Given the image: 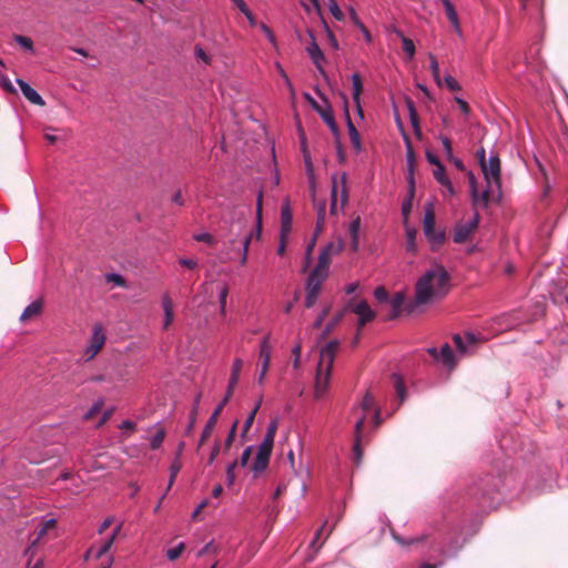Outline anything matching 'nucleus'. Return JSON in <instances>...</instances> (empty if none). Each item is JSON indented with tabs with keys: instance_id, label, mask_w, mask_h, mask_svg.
Here are the masks:
<instances>
[{
	"instance_id": "obj_36",
	"label": "nucleus",
	"mask_w": 568,
	"mask_h": 568,
	"mask_svg": "<svg viewBox=\"0 0 568 568\" xmlns=\"http://www.w3.org/2000/svg\"><path fill=\"white\" fill-rule=\"evenodd\" d=\"M181 468H182L181 460H179V458H173V460L170 465V479L168 483L166 491H169L171 489V487L173 486L175 478H176L178 474L180 473Z\"/></svg>"
},
{
	"instance_id": "obj_25",
	"label": "nucleus",
	"mask_w": 568,
	"mask_h": 568,
	"mask_svg": "<svg viewBox=\"0 0 568 568\" xmlns=\"http://www.w3.org/2000/svg\"><path fill=\"white\" fill-rule=\"evenodd\" d=\"M361 217L356 216L349 224L351 247L354 252L359 247Z\"/></svg>"
},
{
	"instance_id": "obj_23",
	"label": "nucleus",
	"mask_w": 568,
	"mask_h": 568,
	"mask_svg": "<svg viewBox=\"0 0 568 568\" xmlns=\"http://www.w3.org/2000/svg\"><path fill=\"white\" fill-rule=\"evenodd\" d=\"M42 307H43V304H42L41 300L33 301L23 310V312L20 316V321L22 323H26L30 320L36 318L37 316H39L41 314Z\"/></svg>"
},
{
	"instance_id": "obj_11",
	"label": "nucleus",
	"mask_w": 568,
	"mask_h": 568,
	"mask_svg": "<svg viewBox=\"0 0 568 568\" xmlns=\"http://www.w3.org/2000/svg\"><path fill=\"white\" fill-rule=\"evenodd\" d=\"M369 413L373 414L375 424L378 425L381 423V412L375 406L374 398L372 397V395L369 393H366L362 399V403L358 406L353 407L351 415L352 417L355 418L356 422L361 416H364L366 418L367 414Z\"/></svg>"
},
{
	"instance_id": "obj_62",
	"label": "nucleus",
	"mask_w": 568,
	"mask_h": 568,
	"mask_svg": "<svg viewBox=\"0 0 568 568\" xmlns=\"http://www.w3.org/2000/svg\"><path fill=\"white\" fill-rule=\"evenodd\" d=\"M1 85L2 88L7 91V92H10V93H14L16 92V89L11 82V80L8 78V77H2L1 78Z\"/></svg>"
},
{
	"instance_id": "obj_10",
	"label": "nucleus",
	"mask_w": 568,
	"mask_h": 568,
	"mask_svg": "<svg viewBox=\"0 0 568 568\" xmlns=\"http://www.w3.org/2000/svg\"><path fill=\"white\" fill-rule=\"evenodd\" d=\"M478 224V213H475L473 217L466 222H458L454 227L453 241L457 244L467 242L477 230Z\"/></svg>"
},
{
	"instance_id": "obj_59",
	"label": "nucleus",
	"mask_w": 568,
	"mask_h": 568,
	"mask_svg": "<svg viewBox=\"0 0 568 568\" xmlns=\"http://www.w3.org/2000/svg\"><path fill=\"white\" fill-rule=\"evenodd\" d=\"M236 427H237V420L234 422V424L232 425L229 434H227V437L225 439V448H230V446L232 445L234 438H235V434H236Z\"/></svg>"
},
{
	"instance_id": "obj_7",
	"label": "nucleus",
	"mask_w": 568,
	"mask_h": 568,
	"mask_svg": "<svg viewBox=\"0 0 568 568\" xmlns=\"http://www.w3.org/2000/svg\"><path fill=\"white\" fill-rule=\"evenodd\" d=\"M480 168L487 183V190L480 195V201L484 205H487L489 193L500 189V160L498 155H490L488 161L480 165Z\"/></svg>"
},
{
	"instance_id": "obj_44",
	"label": "nucleus",
	"mask_w": 568,
	"mask_h": 568,
	"mask_svg": "<svg viewBox=\"0 0 568 568\" xmlns=\"http://www.w3.org/2000/svg\"><path fill=\"white\" fill-rule=\"evenodd\" d=\"M328 10L331 12V14L338 21L343 20L344 19V13L342 12V10L339 9L337 2L335 0H329L328 1Z\"/></svg>"
},
{
	"instance_id": "obj_16",
	"label": "nucleus",
	"mask_w": 568,
	"mask_h": 568,
	"mask_svg": "<svg viewBox=\"0 0 568 568\" xmlns=\"http://www.w3.org/2000/svg\"><path fill=\"white\" fill-rule=\"evenodd\" d=\"M227 403V398H223V400L217 405V407L214 409V412L211 414L210 418L207 419L204 428H203V432L201 434V437H200V440H199V444H197V449L210 438V436L212 435L215 426H216V423H217V418L221 414V412L223 410L224 406L226 405Z\"/></svg>"
},
{
	"instance_id": "obj_45",
	"label": "nucleus",
	"mask_w": 568,
	"mask_h": 568,
	"mask_svg": "<svg viewBox=\"0 0 568 568\" xmlns=\"http://www.w3.org/2000/svg\"><path fill=\"white\" fill-rule=\"evenodd\" d=\"M429 60H430V70H432L433 78L436 81V83L438 85H440L442 81L439 78V64L433 54L429 55Z\"/></svg>"
},
{
	"instance_id": "obj_43",
	"label": "nucleus",
	"mask_w": 568,
	"mask_h": 568,
	"mask_svg": "<svg viewBox=\"0 0 568 568\" xmlns=\"http://www.w3.org/2000/svg\"><path fill=\"white\" fill-rule=\"evenodd\" d=\"M262 202H263V191L261 190L257 194L256 200V220H257V236L261 232V223H262Z\"/></svg>"
},
{
	"instance_id": "obj_15",
	"label": "nucleus",
	"mask_w": 568,
	"mask_h": 568,
	"mask_svg": "<svg viewBox=\"0 0 568 568\" xmlns=\"http://www.w3.org/2000/svg\"><path fill=\"white\" fill-rule=\"evenodd\" d=\"M308 37L311 38L310 44L306 47V52L308 53L312 62L315 64L316 69L322 75H325L324 63L325 55L322 52L321 48L315 41L314 34L312 31H308Z\"/></svg>"
},
{
	"instance_id": "obj_39",
	"label": "nucleus",
	"mask_w": 568,
	"mask_h": 568,
	"mask_svg": "<svg viewBox=\"0 0 568 568\" xmlns=\"http://www.w3.org/2000/svg\"><path fill=\"white\" fill-rule=\"evenodd\" d=\"M393 538L396 540L397 544H399L402 546H412V545L425 541L426 535H420L418 537L410 538V539H404L403 537L393 534Z\"/></svg>"
},
{
	"instance_id": "obj_6",
	"label": "nucleus",
	"mask_w": 568,
	"mask_h": 568,
	"mask_svg": "<svg viewBox=\"0 0 568 568\" xmlns=\"http://www.w3.org/2000/svg\"><path fill=\"white\" fill-rule=\"evenodd\" d=\"M252 233L235 235L225 245L219 254V260L222 263L231 262L235 258V254L241 253V265H245L247 262L248 246L252 240Z\"/></svg>"
},
{
	"instance_id": "obj_22",
	"label": "nucleus",
	"mask_w": 568,
	"mask_h": 568,
	"mask_svg": "<svg viewBox=\"0 0 568 568\" xmlns=\"http://www.w3.org/2000/svg\"><path fill=\"white\" fill-rule=\"evenodd\" d=\"M161 304L164 312L163 329H168L173 322V302L168 293L162 295Z\"/></svg>"
},
{
	"instance_id": "obj_18",
	"label": "nucleus",
	"mask_w": 568,
	"mask_h": 568,
	"mask_svg": "<svg viewBox=\"0 0 568 568\" xmlns=\"http://www.w3.org/2000/svg\"><path fill=\"white\" fill-rule=\"evenodd\" d=\"M353 312L358 316V326L362 327L366 323L375 318V312L372 311L365 301H361L353 307Z\"/></svg>"
},
{
	"instance_id": "obj_33",
	"label": "nucleus",
	"mask_w": 568,
	"mask_h": 568,
	"mask_svg": "<svg viewBox=\"0 0 568 568\" xmlns=\"http://www.w3.org/2000/svg\"><path fill=\"white\" fill-rule=\"evenodd\" d=\"M227 295H229V284L222 283L219 287V304H220V313L222 315L226 314Z\"/></svg>"
},
{
	"instance_id": "obj_52",
	"label": "nucleus",
	"mask_w": 568,
	"mask_h": 568,
	"mask_svg": "<svg viewBox=\"0 0 568 568\" xmlns=\"http://www.w3.org/2000/svg\"><path fill=\"white\" fill-rule=\"evenodd\" d=\"M199 403H200V396H197L195 398L194 407H193V409H192V412L190 414V424L187 426V433H190L193 429V427H194V424H195V420H196V415H197V405H199Z\"/></svg>"
},
{
	"instance_id": "obj_29",
	"label": "nucleus",
	"mask_w": 568,
	"mask_h": 568,
	"mask_svg": "<svg viewBox=\"0 0 568 568\" xmlns=\"http://www.w3.org/2000/svg\"><path fill=\"white\" fill-rule=\"evenodd\" d=\"M435 227V212L434 205L429 203L425 209L423 230L424 234H428Z\"/></svg>"
},
{
	"instance_id": "obj_9",
	"label": "nucleus",
	"mask_w": 568,
	"mask_h": 568,
	"mask_svg": "<svg viewBox=\"0 0 568 568\" xmlns=\"http://www.w3.org/2000/svg\"><path fill=\"white\" fill-rule=\"evenodd\" d=\"M272 351L271 335L266 334L260 342L258 357L261 361V369L256 378L258 385H263L265 382L271 365Z\"/></svg>"
},
{
	"instance_id": "obj_4",
	"label": "nucleus",
	"mask_w": 568,
	"mask_h": 568,
	"mask_svg": "<svg viewBox=\"0 0 568 568\" xmlns=\"http://www.w3.org/2000/svg\"><path fill=\"white\" fill-rule=\"evenodd\" d=\"M277 427V419L271 420L262 443L256 446V454L251 465V471H253L255 476L263 473L268 466Z\"/></svg>"
},
{
	"instance_id": "obj_63",
	"label": "nucleus",
	"mask_w": 568,
	"mask_h": 568,
	"mask_svg": "<svg viewBox=\"0 0 568 568\" xmlns=\"http://www.w3.org/2000/svg\"><path fill=\"white\" fill-rule=\"evenodd\" d=\"M255 415L254 412H251L248 414V416L246 417L245 422H244V427H243V435H245L250 428L252 427L253 423H254V418H255Z\"/></svg>"
},
{
	"instance_id": "obj_3",
	"label": "nucleus",
	"mask_w": 568,
	"mask_h": 568,
	"mask_svg": "<svg viewBox=\"0 0 568 568\" xmlns=\"http://www.w3.org/2000/svg\"><path fill=\"white\" fill-rule=\"evenodd\" d=\"M337 346L338 343L332 341L320 351V359L313 385V396L315 400H324L328 397L332 367Z\"/></svg>"
},
{
	"instance_id": "obj_41",
	"label": "nucleus",
	"mask_w": 568,
	"mask_h": 568,
	"mask_svg": "<svg viewBox=\"0 0 568 568\" xmlns=\"http://www.w3.org/2000/svg\"><path fill=\"white\" fill-rule=\"evenodd\" d=\"M393 378H394V386H395L397 396L400 400H404L405 396H406L405 384H404L403 379L400 378V376H398V375H394Z\"/></svg>"
},
{
	"instance_id": "obj_55",
	"label": "nucleus",
	"mask_w": 568,
	"mask_h": 568,
	"mask_svg": "<svg viewBox=\"0 0 568 568\" xmlns=\"http://www.w3.org/2000/svg\"><path fill=\"white\" fill-rule=\"evenodd\" d=\"M374 296L378 302H387L388 301V293L383 286H378L374 291Z\"/></svg>"
},
{
	"instance_id": "obj_64",
	"label": "nucleus",
	"mask_w": 568,
	"mask_h": 568,
	"mask_svg": "<svg viewBox=\"0 0 568 568\" xmlns=\"http://www.w3.org/2000/svg\"><path fill=\"white\" fill-rule=\"evenodd\" d=\"M179 263L189 268H195L197 266V261L194 258L182 257L179 260Z\"/></svg>"
},
{
	"instance_id": "obj_30",
	"label": "nucleus",
	"mask_w": 568,
	"mask_h": 568,
	"mask_svg": "<svg viewBox=\"0 0 568 568\" xmlns=\"http://www.w3.org/2000/svg\"><path fill=\"white\" fill-rule=\"evenodd\" d=\"M405 302V296L403 293H396L389 301L392 313L388 316L389 320H393L398 316L400 313L402 306Z\"/></svg>"
},
{
	"instance_id": "obj_20",
	"label": "nucleus",
	"mask_w": 568,
	"mask_h": 568,
	"mask_svg": "<svg viewBox=\"0 0 568 568\" xmlns=\"http://www.w3.org/2000/svg\"><path fill=\"white\" fill-rule=\"evenodd\" d=\"M17 83L20 87L24 98L30 101L31 103L36 105L43 106L45 104L42 97L33 89L31 88L26 81L22 79H17Z\"/></svg>"
},
{
	"instance_id": "obj_42",
	"label": "nucleus",
	"mask_w": 568,
	"mask_h": 568,
	"mask_svg": "<svg viewBox=\"0 0 568 568\" xmlns=\"http://www.w3.org/2000/svg\"><path fill=\"white\" fill-rule=\"evenodd\" d=\"M407 105H408L412 125L414 126L415 133L419 134L418 118H417L415 106L410 100L407 101Z\"/></svg>"
},
{
	"instance_id": "obj_34",
	"label": "nucleus",
	"mask_w": 568,
	"mask_h": 568,
	"mask_svg": "<svg viewBox=\"0 0 568 568\" xmlns=\"http://www.w3.org/2000/svg\"><path fill=\"white\" fill-rule=\"evenodd\" d=\"M316 212H317V221H316V227H315V235L320 234L324 229L325 215H326V206H325L324 202L316 204Z\"/></svg>"
},
{
	"instance_id": "obj_50",
	"label": "nucleus",
	"mask_w": 568,
	"mask_h": 568,
	"mask_svg": "<svg viewBox=\"0 0 568 568\" xmlns=\"http://www.w3.org/2000/svg\"><path fill=\"white\" fill-rule=\"evenodd\" d=\"M220 450H221V442L220 440H215L213 446H212V449H211V453L209 455V458H207V464L209 465H212L215 462L217 455L220 454Z\"/></svg>"
},
{
	"instance_id": "obj_26",
	"label": "nucleus",
	"mask_w": 568,
	"mask_h": 568,
	"mask_svg": "<svg viewBox=\"0 0 568 568\" xmlns=\"http://www.w3.org/2000/svg\"><path fill=\"white\" fill-rule=\"evenodd\" d=\"M427 241L430 244V248L436 251L442 244L445 242L446 234L444 230H436L435 227L428 233L425 234Z\"/></svg>"
},
{
	"instance_id": "obj_19",
	"label": "nucleus",
	"mask_w": 568,
	"mask_h": 568,
	"mask_svg": "<svg viewBox=\"0 0 568 568\" xmlns=\"http://www.w3.org/2000/svg\"><path fill=\"white\" fill-rule=\"evenodd\" d=\"M365 422V417L361 416L356 423H355V438H354V445H353V454H354V460L356 464H359L363 457V450L361 447V440H362V430L363 425Z\"/></svg>"
},
{
	"instance_id": "obj_61",
	"label": "nucleus",
	"mask_w": 568,
	"mask_h": 568,
	"mask_svg": "<svg viewBox=\"0 0 568 568\" xmlns=\"http://www.w3.org/2000/svg\"><path fill=\"white\" fill-rule=\"evenodd\" d=\"M447 18L449 19L450 23L453 24L455 31L458 34H460L462 33V29H460V26H459L457 12L455 11L454 13L448 14Z\"/></svg>"
},
{
	"instance_id": "obj_48",
	"label": "nucleus",
	"mask_w": 568,
	"mask_h": 568,
	"mask_svg": "<svg viewBox=\"0 0 568 568\" xmlns=\"http://www.w3.org/2000/svg\"><path fill=\"white\" fill-rule=\"evenodd\" d=\"M444 82L446 84V87L450 90V91H460L462 90V87L460 84L458 83V81L452 77V75H446L444 78Z\"/></svg>"
},
{
	"instance_id": "obj_31",
	"label": "nucleus",
	"mask_w": 568,
	"mask_h": 568,
	"mask_svg": "<svg viewBox=\"0 0 568 568\" xmlns=\"http://www.w3.org/2000/svg\"><path fill=\"white\" fill-rule=\"evenodd\" d=\"M417 231L414 227L406 226V251L413 255L417 253L416 244Z\"/></svg>"
},
{
	"instance_id": "obj_8",
	"label": "nucleus",
	"mask_w": 568,
	"mask_h": 568,
	"mask_svg": "<svg viewBox=\"0 0 568 568\" xmlns=\"http://www.w3.org/2000/svg\"><path fill=\"white\" fill-rule=\"evenodd\" d=\"M348 201L347 174L342 172L339 175H332L331 191V213L338 214L344 211Z\"/></svg>"
},
{
	"instance_id": "obj_17",
	"label": "nucleus",
	"mask_w": 568,
	"mask_h": 568,
	"mask_svg": "<svg viewBox=\"0 0 568 568\" xmlns=\"http://www.w3.org/2000/svg\"><path fill=\"white\" fill-rule=\"evenodd\" d=\"M306 100L312 104L313 109L321 115L323 121L329 126L333 132L337 131L331 106L326 104L325 108L320 106L316 101L308 94H305Z\"/></svg>"
},
{
	"instance_id": "obj_21",
	"label": "nucleus",
	"mask_w": 568,
	"mask_h": 568,
	"mask_svg": "<svg viewBox=\"0 0 568 568\" xmlns=\"http://www.w3.org/2000/svg\"><path fill=\"white\" fill-rule=\"evenodd\" d=\"M352 95L354 103L356 105L357 113L361 118H363V110L361 108V94L363 92V82L359 74L357 73H354L352 75Z\"/></svg>"
},
{
	"instance_id": "obj_49",
	"label": "nucleus",
	"mask_w": 568,
	"mask_h": 568,
	"mask_svg": "<svg viewBox=\"0 0 568 568\" xmlns=\"http://www.w3.org/2000/svg\"><path fill=\"white\" fill-rule=\"evenodd\" d=\"M14 40H16L17 43H19L26 50L32 51L33 43H32V40L30 38L24 37V36H16Z\"/></svg>"
},
{
	"instance_id": "obj_47",
	"label": "nucleus",
	"mask_w": 568,
	"mask_h": 568,
	"mask_svg": "<svg viewBox=\"0 0 568 568\" xmlns=\"http://www.w3.org/2000/svg\"><path fill=\"white\" fill-rule=\"evenodd\" d=\"M233 2L239 8V10L241 12H243L246 16V18L250 20V22L253 24L254 23V19H253L252 12L250 11V9L246 6V3L243 0H233Z\"/></svg>"
},
{
	"instance_id": "obj_1",
	"label": "nucleus",
	"mask_w": 568,
	"mask_h": 568,
	"mask_svg": "<svg viewBox=\"0 0 568 568\" xmlns=\"http://www.w3.org/2000/svg\"><path fill=\"white\" fill-rule=\"evenodd\" d=\"M450 275L440 264L424 272L415 284L414 304L432 305L443 300L450 291Z\"/></svg>"
},
{
	"instance_id": "obj_58",
	"label": "nucleus",
	"mask_w": 568,
	"mask_h": 568,
	"mask_svg": "<svg viewBox=\"0 0 568 568\" xmlns=\"http://www.w3.org/2000/svg\"><path fill=\"white\" fill-rule=\"evenodd\" d=\"M237 382H239V377L230 376L229 385H227V390H226V394L224 396V398H227V402L230 400V398H231V396L233 394L234 387L236 386Z\"/></svg>"
},
{
	"instance_id": "obj_46",
	"label": "nucleus",
	"mask_w": 568,
	"mask_h": 568,
	"mask_svg": "<svg viewBox=\"0 0 568 568\" xmlns=\"http://www.w3.org/2000/svg\"><path fill=\"white\" fill-rule=\"evenodd\" d=\"M253 452H255V453H256V447H254V446H252V445H251V446H247V447L243 450L242 456H241V460H240V463H241V466H242V467H246V466H248V460H250L251 454H252ZM252 464H253V462L250 464V467H251V465H252Z\"/></svg>"
},
{
	"instance_id": "obj_28",
	"label": "nucleus",
	"mask_w": 568,
	"mask_h": 568,
	"mask_svg": "<svg viewBox=\"0 0 568 568\" xmlns=\"http://www.w3.org/2000/svg\"><path fill=\"white\" fill-rule=\"evenodd\" d=\"M345 110H347V104H345ZM346 118H347V129H348V134H349L352 145L354 146V149L357 152H359L362 149L359 133L357 132L355 125L351 121L348 111H346Z\"/></svg>"
},
{
	"instance_id": "obj_2",
	"label": "nucleus",
	"mask_w": 568,
	"mask_h": 568,
	"mask_svg": "<svg viewBox=\"0 0 568 568\" xmlns=\"http://www.w3.org/2000/svg\"><path fill=\"white\" fill-rule=\"evenodd\" d=\"M344 250V241L342 237L329 242L320 253L315 267L310 272L305 288V306L313 307L322 292V286L329 273L332 258Z\"/></svg>"
},
{
	"instance_id": "obj_32",
	"label": "nucleus",
	"mask_w": 568,
	"mask_h": 568,
	"mask_svg": "<svg viewBox=\"0 0 568 568\" xmlns=\"http://www.w3.org/2000/svg\"><path fill=\"white\" fill-rule=\"evenodd\" d=\"M165 435H166L165 429L158 424L155 434L150 438L151 449H153V450L159 449L163 444Z\"/></svg>"
},
{
	"instance_id": "obj_56",
	"label": "nucleus",
	"mask_w": 568,
	"mask_h": 568,
	"mask_svg": "<svg viewBox=\"0 0 568 568\" xmlns=\"http://www.w3.org/2000/svg\"><path fill=\"white\" fill-rule=\"evenodd\" d=\"M439 140L443 143L447 159H453V150H452L450 140L445 135H439Z\"/></svg>"
},
{
	"instance_id": "obj_60",
	"label": "nucleus",
	"mask_w": 568,
	"mask_h": 568,
	"mask_svg": "<svg viewBox=\"0 0 568 568\" xmlns=\"http://www.w3.org/2000/svg\"><path fill=\"white\" fill-rule=\"evenodd\" d=\"M455 101L458 104V106H459L460 111L463 112V114L468 115L470 113V108H469L468 103L465 100H463L459 97H455Z\"/></svg>"
},
{
	"instance_id": "obj_5",
	"label": "nucleus",
	"mask_w": 568,
	"mask_h": 568,
	"mask_svg": "<svg viewBox=\"0 0 568 568\" xmlns=\"http://www.w3.org/2000/svg\"><path fill=\"white\" fill-rule=\"evenodd\" d=\"M122 528V524L116 525L112 532L108 535L100 544L90 547L85 554L87 560L97 561L98 568H111L113 565V556L110 549Z\"/></svg>"
},
{
	"instance_id": "obj_27",
	"label": "nucleus",
	"mask_w": 568,
	"mask_h": 568,
	"mask_svg": "<svg viewBox=\"0 0 568 568\" xmlns=\"http://www.w3.org/2000/svg\"><path fill=\"white\" fill-rule=\"evenodd\" d=\"M281 217H282L281 233H283V236H287L291 231V225H292V213H291L288 203L283 204Z\"/></svg>"
},
{
	"instance_id": "obj_38",
	"label": "nucleus",
	"mask_w": 568,
	"mask_h": 568,
	"mask_svg": "<svg viewBox=\"0 0 568 568\" xmlns=\"http://www.w3.org/2000/svg\"><path fill=\"white\" fill-rule=\"evenodd\" d=\"M55 527V520L54 519H48L45 520L41 528L37 531V536L34 540L32 541V546H34L37 542L41 540V538L49 531L53 530Z\"/></svg>"
},
{
	"instance_id": "obj_13",
	"label": "nucleus",
	"mask_w": 568,
	"mask_h": 568,
	"mask_svg": "<svg viewBox=\"0 0 568 568\" xmlns=\"http://www.w3.org/2000/svg\"><path fill=\"white\" fill-rule=\"evenodd\" d=\"M427 352L436 362L440 363L447 369L452 371L456 367L457 358L449 344H444L439 351L435 347H430Z\"/></svg>"
},
{
	"instance_id": "obj_57",
	"label": "nucleus",
	"mask_w": 568,
	"mask_h": 568,
	"mask_svg": "<svg viewBox=\"0 0 568 568\" xmlns=\"http://www.w3.org/2000/svg\"><path fill=\"white\" fill-rule=\"evenodd\" d=\"M106 281L114 283L116 286H124L125 285L124 278L120 274H116V273L108 274L106 275Z\"/></svg>"
},
{
	"instance_id": "obj_53",
	"label": "nucleus",
	"mask_w": 568,
	"mask_h": 568,
	"mask_svg": "<svg viewBox=\"0 0 568 568\" xmlns=\"http://www.w3.org/2000/svg\"><path fill=\"white\" fill-rule=\"evenodd\" d=\"M243 368V361L241 358H235L231 368V376H235L240 378L241 372Z\"/></svg>"
},
{
	"instance_id": "obj_12",
	"label": "nucleus",
	"mask_w": 568,
	"mask_h": 568,
	"mask_svg": "<svg viewBox=\"0 0 568 568\" xmlns=\"http://www.w3.org/2000/svg\"><path fill=\"white\" fill-rule=\"evenodd\" d=\"M453 342L457 348L458 356L463 357L475 353L479 338L474 333H466L464 336L456 334L453 337Z\"/></svg>"
},
{
	"instance_id": "obj_24",
	"label": "nucleus",
	"mask_w": 568,
	"mask_h": 568,
	"mask_svg": "<svg viewBox=\"0 0 568 568\" xmlns=\"http://www.w3.org/2000/svg\"><path fill=\"white\" fill-rule=\"evenodd\" d=\"M435 180L447 191L449 195L455 194L454 186L449 180V178L446 174L445 166L438 165V168H435L434 172Z\"/></svg>"
},
{
	"instance_id": "obj_35",
	"label": "nucleus",
	"mask_w": 568,
	"mask_h": 568,
	"mask_svg": "<svg viewBox=\"0 0 568 568\" xmlns=\"http://www.w3.org/2000/svg\"><path fill=\"white\" fill-rule=\"evenodd\" d=\"M302 153H303V159H304V163H305V168H306L307 174H308V176L311 179H313L314 168H313V163H312L311 153H310V151L307 149V145H306L305 138H303V140H302Z\"/></svg>"
},
{
	"instance_id": "obj_37",
	"label": "nucleus",
	"mask_w": 568,
	"mask_h": 568,
	"mask_svg": "<svg viewBox=\"0 0 568 568\" xmlns=\"http://www.w3.org/2000/svg\"><path fill=\"white\" fill-rule=\"evenodd\" d=\"M395 33L402 39L403 49L408 55V58L412 59L415 54L414 42L410 39L406 38L400 30H395Z\"/></svg>"
},
{
	"instance_id": "obj_14",
	"label": "nucleus",
	"mask_w": 568,
	"mask_h": 568,
	"mask_svg": "<svg viewBox=\"0 0 568 568\" xmlns=\"http://www.w3.org/2000/svg\"><path fill=\"white\" fill-rule=\"evenodd\" d=\"M105 343V335L102 326L95 325L92 329L90 343L87 346L84 354L88 359H92L103 347Z\"/></svg>"
},
{
	"instance_id": "obj_54",
	"label": "nucleus",
	"mask_w": 568,
	"mask_h": 568,
	"mask_svg": "<svg viewBox=\"0 0 568 568\" xmlns=\"http://www.w3.org/2000/svg\"><path fill=\"white\" fill-rule=\"evenodd\" d=\"M194 240L197 242L207 243L210 245L215 244L214 237L210 233H206V232L194 235Z\"/></svg>"
},
{
	"instance_id": "obj_40",
	"label": "nucleus",
	"mask_w": 568,
	"mask_h": 568,
	"mask_svg": "<svg viewBox=\"0 0 568 568\" xmlns=\"http://www.w3.org/2000/svg\"><path fill=\"white\" fill-rule=\"evenodd\" d=\"M184 549H185V544L182 542V541L179 542L175 547L170 548V549L166 550L168 559L171 560V561L176 560L182 555Z\"/></svg>"
},
{
	"instance_id": "obj_51",
	"label": "nucleus",
	"mask_w": 568,
	"mask_h": 568,
	"mask_svg": "<svg viewBox=\"0 0 568 568\" xmlns=\"http://www.w3.org/2000/svg\"><path fill=\"white\" fill-rule=\"evenodd\" d=\"M236 466H237V460H234L226 468V481H227L229 486L233 485V483L235 480V473H234V470H235Z\"/></svg>"
}]
</instances>
